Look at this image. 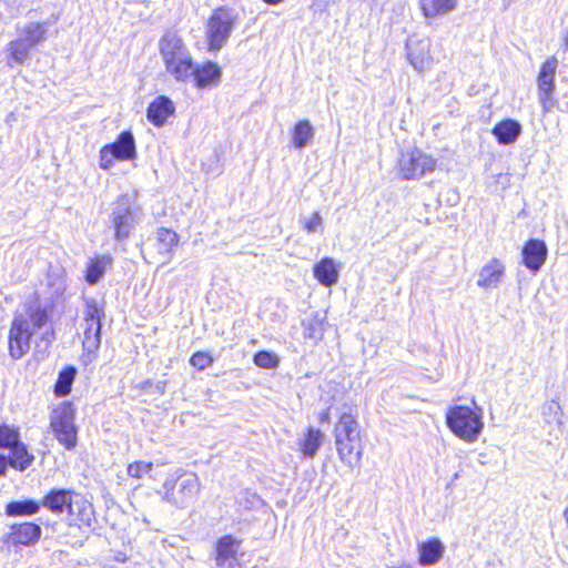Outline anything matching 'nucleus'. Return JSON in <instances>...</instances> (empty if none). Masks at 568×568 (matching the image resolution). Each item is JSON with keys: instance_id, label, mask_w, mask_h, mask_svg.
<instances>
[{"instance_id": "f257e3e1", "label": "nucleus", "mask_w": 568, "mask_h": 568, "mask_svg": "<svg viewBox=\"0 0 568 568\" xmlns=\"http://www.w3.org/2000/svg\"><path fill=\"white\" fill-rule=\"evenodd\" d=\"M41 507L54 515L68 514L70 526L83 525L93 528L95 513L93 505L82 494L70 488H52L41 499Z\"/></svg>"}, {"instance_id": "f03ea898", "label": "nucleus", "mask_w": 568, "mask_h": 568, "mask_svg": "<svg viewBox=\"0 0 568 568\" xmlns=\"http://www.w3.org/2000/svg\"><path fill=\"white\" fill-rule=\"evenodd\" d=\"M335 445L341 462L351 467H356L363 454L359 437V426L355 417L343 413L334 428Z\"/></svg>"}, {"instance_id": "7ed1b4c3", "label": "nucleus", "mask_w": 568, "mask_h": 568, "mask_svg": "<svg viewBox=\"0 0 568 568\" xmlns=\"http://www.w3.org/2000/svg\"><path fill=\"white\" fill-rule=\"evenodd\" d=\"M201 489V484L195 474H186L178 469L173 475L165 479L158 494L162 500L180 509L191 506Z\"/></svg>"}, {"instance_id": "20e7f679", "label": "nucleus", "mask_w": 568, "mask_h": 568, "mask_svg": "<svg viewBox=\"0 0 568 568\" xmlns=\"http://www.w3.org/2000/svg\"><path fill=\"white\" fill-rule=\"evenodd\" d=\"M474 408L455 405L446 413V424L450 432L467 443L478 439L484 428L483 408L471 398Z\"/></svg>"}, {"instance_id": "39448f33", "label": "nucleus", "mask_w": 568, "mask_h": 568, "mask_svg": "<svg viewBox=\"0 0 568 568\" xmlns=\"http://www.w3.org/2000/svg\"><path fill=\"white\" fill-rule=\"evenodd\" d=\"M239 22L237 12L226 6L213 10L205 26L207 51L216 54L227 43Z\"/></svg>"}, {"instance_id": "423d86ee", "label": "nucleus", "mask_w": 568, "mask_h": 568, "mask_svg": "<svg viewBox=\"0 0 568 568\" xmlns=\"http://www.w3.org/2000/svg\"><path fill=\"white\" fill-rule=\"evenodd\" d=\"M50 428L54 438L67 450L78 445V426L75 425V407L70 400L60 403L50 414Z\"/></svg>"}, {"instance_id": "0eeeda50", "label": "nucleus", "mask_w": 568, "mask_h": 568, "mask_svg": "<svg viewBox=\"0 0 568 568\" xmlns=\"http://www.w3.org/2000/svg\"><path fill=\"white\" fill-rule=\"evenodd\" d=\"M140 222V210L128 194L120 195L112 204L109 225L114 231V240L125 241Z\"/></svg>"}, {"instance_id": "6e6552de", "label": "nucleus", "mask_w": 568, "mask_h": 568, "mask_svg": "<svg viewBox=\"0 0 568 568\" xmlns=\"http://www.w3.org/2000/svg\"><path fill=\"white\" fill-rule=\"evenodd\" d=\"M437 161L415 148L402 151L397 160V171L403 180H418L435 170Z\"/></svg>"}, {"instance_id": "1a4fd4ad", "label": "nucleus", "mask_w": 568, "mask_h": 568, "mask_svg": "<svg viewBox=\"0 0 568 568\" xmlns=\"http://www.w3.org/2000/svg\"><path fill=\"white\" fill-rule=\"evenodd\" d=\"M136 155L135 140L131 131H122L116 140L100 150V168L109 170L114 161H129Z\"/></svg>"}, {"instance_id": "9d476101", "label": "nucleus", "mask_w": 568, "mask_h": 568, "mask_svg": "<svg viewBox=\"0 0 568 568\" xmlns=\"http://www.w3.org/2000/svg\"><path fill=\"white\" fill-rule=\"evenodd\" d=\"M33 335L26 315H14L8 334V351L12 359L19 361L29 353Z\"/></svg>"}, {"instance_id": "9b49d317", "label": "nucleus", "mask_w": 568, "mask_h": 568, "mask_svg": "<svg viewBox=\"0 0 568 568\" xmlns=\"http://www.w3.org/2000/svg\"><path fill=\"white\" fill-rule=\"evenodd\" d=\"M41 535L42 528L36 523L13 524L10 526V530L0 539L1 549L9 551L11 546H32L39 541Z\"/></svg>"}, {"instance_id": "f8f14e48", "label": "nucleus", "mask_w": 568, "mask_h": 568, "mask_svg": "<svg viewBox=\"0 0 568 568\" xmlns=\"http://www.w3.org/2000/svg\"><path fill=\"white\" fill-rule=\"evenodd\" d=\"M241 539L232 535L220 537L214 545V561L217 568H237V552Z\"/></svg>"}, {"instance_id": "ddd939ff", "label": "nucleus", "mask_w": 568, "mask_h": 568, "mask_svg": "<svg viewBox=\"0 0 568 568\" xmlns=\"http://www.w3.org/2000/svg\"><path fill=\"white\" fill-rule=\"evenodd\" d=\"M406 53L409 64L418 73H423L432 65L430 42L427 39L408 38L406 41Z\"/></svg>"}, {"instance_id": "4468645a", "label": "nucleus", "mask_w": 568, "mask_h": 568, "mask_svg": "<svg viewBox=\"0 0 568 568\" xmlns=\"http://www.w3.org/2000/svg\"><path fill=\"white\" fill-rule=\"evenodd\" d=\"M558 61L555 57L548 58L541 65L538 74L539 100L545 111L552 105L551 94L555 90V74Z\"/></svg>"}, {"instance_id": "2eb2a0df", "label": "nucleus", "mask_w": 568, "mask_h": 568, "mask_svg": "<svg viewBox=\"0 0 568 568\" xmlns=\"http://www.w3.org/2000/svg\"><path fill=\"white\" fill-rule=\"evenodd\" d=\"M548 256V247L542 240L529 239L521 248V260L532 274L540 271Z\"/></svg>"}, {"instance_id": "dca6fc26", "label": "nucleus", "mask_w": 568, "mask_h": 568, "mask_svg": "<svg viewBox=\"0 0 568 568\" xmlns=\"http://www.w3.org/2000/svg\"><path fill=\"white\" fill-rule=\"evenodd\" d=\"M191 78L195 88L200 90L216 87L222 79V69L216 62L206 61L200 65H193Z\"/></svg>"}, {"instance_id": "f3484780", "label": "nucleus", "mask_w": 568, "mask_h": 568, "mask_svg": "<svg viewBox=\"0 0 568 568\" xmlns=\"http://www.w3.org/2000/svg\"><path fill=\"white\" fill-rule=\"evenodd\" d=\"M102 323L85 322L84 337L82 341L83 353L81 361L89 365L98 357V351L101 346Z\"/></svg>"}, {"instance_id": "a211bd4d", "label": "nucleus", "mask_w": 568, "mask_h": 568, "mask_svg": "<svg viewBox=\"0 0 568 568\" xmlns=\"http://www.w3.org/2000/svg\"><path fill=\"white\" fill-rule=\"evenodd\" d=\"M178 244L179 235L176 232L166 227L158 229L153 239V247L161 264H165L171 261L173 250Z\"/></svg>"}, {"instance_id": "6ab92c4d", "label": "nucleus", "mask_w": 568, "mask_h": 568, "mask_svg": "<svg viewBox=\"0 0 568 568\" xmlns=\"http://www.w3.org/2000/svg\"><path fill=\"white\" fill-rule=\"evenodd\" d=\"M175 112L173 101L166 95L156 97L146 109V119L154 126L161 128Z\"/></svg>"}, {"instance_id": "aec40b11", "label": "nucleus", "mask_w": 568, "mask_h": 568, "mask_svg": "<svg viewBox=\"0 0 568 568\" xmlns=\"http://www.w3.org/2000/svg\"><path fill=\"white\" fill-rule=\"evenodd\" d=\"M159 50L163 61L176 58L181 60L184 55L191 54L181 37L174 31L165 32L159 41Z\"/></svg>"}, {"instance_id": "412c9836", "label": "nucleus", "mask_w": 568, "mask_h": 568, "mask_svg": "<svg viewBox=\"0 0 568 568\" xmlns=\"http://www.w3.org/2000/svg\"><path fill=\"white\" fill-rule=\"evenodd\" d=\"M505 275V264L498 258H491L485 264L479 273L477 285L483 288H496Z\"/></svg>"}, {"instance_id": "4be33fe9", "label": "nucleus", "mask_w": 568, "mask_h": 568, "mask_svg": "<svg viewBox=\"0 0 568 568\" xmlns=\"http://www.w3.org/2000/svg\"><path fill=\"white\" fill-rule=\"evenodd\" d=\"M313 275L321 285L332 287L338 282L339 266L334 258L323 257L314 264Z\"/></svg>"}, {"instance_id": "5701e85b", "label": "nucleus", "mask_w": 568, "mask_h": 568, "mask_svg": "<svg viewBox=\"0 0 568 568\" xmlns=\"http://www.w3.org/2000/svg\"><path fill=\"white\" fill-rule=\"evenodd\" d=\"M445 545L438 538H430L418 545V562L429 567L437 564L444 556Z\"/></svg>"}, {"instance_id": "b1692460", "label": "nucleus", "mask_w": 568, "mask_h": 568, "mask_svg": "<svg viewBox=\"0 0 568 568\" xmlns=\"http://www.w3.org/2000/svg\"><path fill=\"white\" fill-rule=\"evenodd\" d=\"M521 124L514 119H504L496 123L491 130L493 135L500 145H509L517 141L521 134Z\"/></svg>"}, {"instance_id": "393cba45", "label": "nucleus", "mask_w": 568, "mask_h": 568, "mask_svg": "<svg viewBox=\"0 0 568 568\" xmlns=\"http://www.w3.org/2000/svg\"><path fill=\"white\" fill-rule=\"evenodd\" d=\"M324 440V434L314 427H308L297 445L303 458L312 459L316 456Z\"/></svg>"}, {"instance_id": "a878e982", "label": "nucleus", "mask_w": 568, "mask_h": 568, "mask_svg": "<svg viewBox=\"0 0 568 568\" xmlns=\"http://www.w3.org/2000/svg\"><path fill=\"white\" fill-rule=\"evenodd\" d=\"M41 509V500L24 498L9 501L4 507L8 517H31Z\"/></svg>"}, {"instance_id": "bb28decb", "label": "nucleus", "mask_w": 568, "mask_h": 568, "mask_svg": "<svg viewBox=\"0 0 568 568\" xmlns=\"http://www.w3.org/2000/svg\"><path fill=\"white\" fill-rule=\"evenodd\" d=\"M459 0H419V7L425 18L444 17L453 12Z\"/></svg>"}, {"instance_id": "cd10ccee", "label": "nucleus", "mask_w": 568, "mask_h": 568, "mask_svg": "<svg viewBox=\"0 0 568 568\" xmlns=\"http://www.w3.org/2000/svg\"><path fill=\"white\" fill-rule=\"evenodd\" d=\"M9 452L8 463L18 471L27 470L34 462V455L28 450L27 445L21 439L18 440V444L11 446Z\"/></svg>"}, {"instance_id": "c85d7f7f", "label": "nucleus", "mask_w": 568, "mask_h": 568, "mask_svg": "<svg viewBox=\"0 0 568 568\" xmlns=\"http://www.w3.org/2000/svg\"><path fill=\"white\" fill-rule=\"evenodd\" d=\"M112 263L113 258L110 255H98L91 258L85 270V282L89 285L98 284L104 276L106 268L110 267Z\"/></svg>"}, {"instance_id": "c756f323", "label": "nucleus", "mask_w": 568, "mask_h": 568, "mask_svg": "<svg viewBox=\"0 0 568 568\" xmlns=\"http://www.w3.org/2000/svg\"><path fill=\"white\" fill-rule=\"evenodd\" d=\"M165 70L170 73L178 82H187L192 75V68L194 65L191 54L184 55L181 60L176 58L163 61Z\"/></svg>"}, {"instance_id": "7c9ffc66", "label": "nucleus", "mask_w": 568, "mask_h": 568, "mask_svg": "<svg viewBox=\"0 0 568 568\" xmlns=\"http://www.w3.org/2000/svg\"><path fill=\"white\" fill-rule=\"evenodd\" d=\"M48 29L49 22H28L18 28V34L34 48L45 40Z\"/></svg>"}, {"instance_id": "2f4dec72", "label": "nucleus", "mask_w": 568, "mask_h": 568, "mask_svg": "<svg viewBox=\"0 0 568 568\" xmlns=\"http://www.w3.org/2000/svg\"><path fill=\"white\" fill-rule=\"evenodd\" d=\"M77 374L78 371L73 365H67L59 372L53 387L57 397H65L71 393Z\"/></svg>"}, {"instance_id": "473e14b6", "label": "nucleus", "mask_w": 568, "mask_h": 568, "mask_svg": "<svg viewBox=\"0 0 568 568\" xmlns=\"http://www.w3.org/2000/svg\"><path fill=\"white\" fill-rule=\"evenodd\" d=\"M314 138V128L308 120H300L292 130V142L295 149L303 150Z\"/></svg>"}, {"instance_id": "72a5a7b5", "label": "nucleus", "mask_w": 568, "mask_h": 568, "mask_svg": "<svg viewBox=\"0 0 568 568\" xmlns=\"http://www.w3.org/2000/svg\"><path fill=\"white\" fill-rule=\"evenodd\" d=\"M33 47H31L23 38L20 36L12 40L8 44V51H9V65H12V62L17 64H23L29 55Z\"/></svg>"}, {"instance_id": "f704fd0d", "label": "nucleus", "mask_w": 568, "mask_h": 568, "mask_svg": "<svg viewBox=\"0 0 568 568\" xmlns=\"http://www.w3.org/2000/svg\"><path fill=\"white\" fill-rule=\"evenodd\" d=\"M105 313L102 305L95 298L84 300L83 320L84 322L102 323Z\"/></svg>"}, {"instance_id": "c9c22d12", "label": "nucleus", "mask_w": 568, "mask_h": 568, "mask_svg": "<svg viewBox=\"0 0 568 568\" xmlns=\"http://www.w3.org/2000/svg\"><path fill=\"white\" fill-rule=\"evenodd\" d=\"M26 317L30 322V327L33 331V334L44 327L49 322V313L45 308L41 306L29 307L28 315Z\"/></svg>"}, {"instance_id": "e433bc0d", "label": "nucleus", "mask_w": 568, "mask_h": 568, "mask_svg": "<svg viewBox=\"0 0 568 568\" xmlns=\"http://www.w3.org/2000/svg\"><path fill=\"white\" fill-rule=\"evenodd\" d=\"M304 338L318 342L323 338V321L317 316L303 321Z\"/></svg>"}, {"instance_id": "4c0bfd02", "label": "nucleus", "mask_w": 568, "mask_h": 568, "mask_svg": "<svg viewBox=\"0 0 568 568\" xmlns=\"http://www.w3.org/2000/svg\"><path fill=\"white\" fill-rule=\"evenodd\" d=\"M253 363L261 368L274 369L280 365V358L275 353L263 349L253 355Z\"/></svg>"}, {"instance_id": "58836bf2", "label": "nucleus", "mask_w": 568, "mask_h": 568, "mask_svg": "<svg viewBox=\"0 0 568 568\" xmlns=\"http://www.w3.org/2000/svg\"><path fill=\"white\" fill-rule=\"evenodd\" d=\"M20 440V433L18 428L9 425H0V448L9 449Z\"/></svg>"}, {"instance_id": "ea45409f", "label": "nucleus", "mask_w": 568, "mask_h": 568, "mask_svg": "<svg viewBox=\"0 0 568 568\" xmlns=\"http://www.w3.org/2000/svg\"><path fill=\"white\" fill-rule=\"evenodd\" d=\"M153 469V464L150 462H133L128 466V475L133 478H142Z\"/></svg>"}, {"instance_id": "a19ab883", "label": "nucleus", "mask_w": 568, "mask_h": 568, "mask_svg": "<svg viewBox=\"0 0 568 568\" xmlns=\"http://www.w3.org/2000/svg\"><path fill=\"white\" fill-rule=\"evenodd\" d=\"M214 359L207 352H196L190 358V364L197 371H204L213 364Z\"/></svg>"}, {"instance_id": "79ce46f5", "label": "nucleus", "mask_w": 568, "mask_h": 568, "mask_svg": "<svg viewBox=\"0 0 568 568\" xmlns=\"http://www.w3.org/2000/svg\"><path fill=\"white\" fill-rule=\"evenodd\" d=\"M561 407L555 402H548L542 406V415L548 423L557 422L560 424Z\"/></svg>"}, {"instance_id": "37998d69", "label": "nucleus", "mask_w": 568, "mask_h": 568, "mask_svg": "<svg viewBox=\"0 0 568 568\" xmlns=\"http://www.w3.org/2000/svg\"><path fill=\"white\" fill-rule=\"evenodd\" d=\"M303 227L308 234L323 231V219L320 212H314L308 219H305Z\"/></svg>"}, {"instance_id": "c03bdc74", "label": "nucleus", "mask_w": 568, "mask_h": 568, "mask_svg": "<svg viewBox=\"0 0 568 568\" xmlns=\"http://www.w3.org/2000/svg\"><path fill=\"white\" fill-rule=\"evenodd\" d=\"M9 463L7 456L0 454V477L6 476Z\"/></svg>"}, {"instance_id": "a18cd8bd", "label": "nucleus", "mask_w": 568, "mask_h": 568, "mask_svg": "<svg viewBox=\"0 0 568 568\" xmlns=\"http://www.w3.org/2000/svg\"><path fill=\"white\" fill-rule=\"evenodd\" d=\"M53 337H54L53 332H51V333L44 332L42 335V339L47 341L48 343L51 342L53 339Z\"/></svg>"}, {"instance_id": "49530a36", "label": "nucleus", "mask_w": 568, "mask_h": 568, "mask_svg": "<svg viewBox=\"0 0 568 568\" xmlns=\"http://www.w3.org/2000/svg\"><path fill=\"white\" fill-rule=\"evenodd\" d=\"M329 419V413L326 410V412H323L321 415H320V420L322 423H325V422H328Z\"/></svg>"}, {"instance_id": "de8ad7c7", "label": "nucleus", "mask_w": 568, "mask_h": 568, "mask_svg": "<svg viewBox=\"0 0 568 568\" xmlns=\"http://www.w3.org/2000/svg\"><path fill=\"white\" fill-rule=\"evenodd\" d=\"M263 1L270 6H275V4L281 3L283 0H263Z\"/></svg>"}, {"instance_id": "09e8293b", "label": "nucleus", "mask_w": 568, "mask_h": 568, "mask_svg": "<svg viewBox=\"0 0 568 568\" xmlns=\"http://www.w3.org/2000/svg\"><path fill=\"white\" fill-rule=\"evenodd\" d=\"M562 47H564L565 50H568V31L564 36Z\"/></svg>"}, {"instance_id": "8fccbe9b", "label": "nucleus", "mask_w": 568, "mask_h": 568, "mask_svg": "<svg viewBox=\"0 0 568 568\" xmlns=\"http://www.w3.org/2000/svg\"><path fill=\"white\" fill-rule=\"evenodd\" d=\"M564 518H565L566 525L568 527V506L564 509Z\"/></svg>"}, {"instance_id": "3c124183", "label": "nucleus", "mask_w": 568, "mask_h": 568, "mask_svg": "<svg viewBox=\"0 0 568 568\" xmlns=\"http://www.w3.org/2000/svg\"><path fill=\"white\" fill-rule=\"evenodd\" d=\"M511 2L513 0H504V7L507 8Z\"/></svg>"}, {"instance_id": "603ef678", "label": "nucleus", "mask_w": 568, "mask_h": 568, "mask_svg": "<svg viewBox=\"0 0 568 568\" xmlns=\"http://www.w3.org/2000/svg\"><path fill=\"white\" fill-rule=\"evenodd\" d=\"M458 478V473H456L453 477V480L457 479Z\"/></svg>"}]
</instances>
